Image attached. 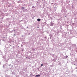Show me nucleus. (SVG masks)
<instances>
[{"label": "nucleus", "mask_w": 77, "mask_h": 77, "mask_svg": "<svg viewBox=\"0 0 77 77\" xmlns=\"http://www.w3.org/2000/svg\"><path fill=\"white\" fill-rule=\"evenodd\" d=\"M66 58H68V56H66Z\"/></svg>", "instance_id": "nucleus-6"}, {"label": "nucleus", "mask_w": 77, "mask_h": 77, "mask_svg": "<svg viewBox=\"0 0 77 77\" xmlns=\"http://www.w3.org/2000/svg\"><path fill=\"white\" fill-rule=\"evenodd\" d=\"M37 21H41V19H37Z\"/></svg>", "instance_id": "nucleus-1"}, {"label": "nucleus", "mask_w": 77, "mask_h": 77, "mask_svg": "<svg viewBox=\"0 0 77 77\" xmlns=\"http://www.w3.org/2000/svg\"><path fill=\"white\" fill-rule=\"evenodd\" d=\"M41 66H43V64H42L41 65Z\"/></svg>", "instance_id": "nucleus-5"}, {"label": "nucleus", "mask_w": 77, "mask_h": 77, "mask_svg": "<svg viewBox=\"0 0 77 77\" xmlns=\"http://www.w3.org/2000/svg\"><path fill=\"white\" fill-rule=\"evenodd\" d=\"M38 28H39V27H38Z\"/></svg>", "instance_id": "nucleus-7"}, {"label": "nucleus", "mask_w": 77, "mask_h": 77, "mask_svg": "<svg viewBox=\"0 0 77 77\" xmlns=\"http://www.w3.org/2000/svg\"><path fill=\"white\" fill-rule=\"evenodd\" d=\"M22 9H24V7H23L22 8Z\"/></svg>", "instance_id": "nucleus-4"}, {"label": "nucleus", "mask_w": 77, "mask_h": 77, "mask_svg": "<svg viewBox=\"0 0 77 77\" xmlns=\"http://www.w3.org/2000/svg\"><path fill=\"white\" fill-rule=\"evenodd\" d=\"M47 1H48V0H47Z\"/></svg>", "instance_id": "nucleus-8"}, {"label": "nucleus", "mask_w": 77, "mask_h": 77, "mask_svg": "<svg viewBox=\"0 0 77 77\" xmlns=\"http://www.w3.org/2000/svg\"><path fill=\"white\" fill-rule=\"evenodd\" d=\"M51 25H52V26H53V23H51Z\"/></svg>", "instance_id": "nucleus-3"}, {"label": "nucleus", "mask_w": 77, "mask_h": 77, "mask_svg": "<svg viewBox=\"0 0 77 77\" xmlns=\"http://www.w3.org/2000/svg\"><path fill=\"white\" fill-rule=\"evenodd\" d=\"M36 76H37V77H40V76H41V75H36Z\"/></svg>", "instance_id": "nucleus-2"}]
</instances>
